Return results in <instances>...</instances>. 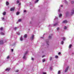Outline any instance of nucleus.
Returning a JSON list of instances; mask_svg holds the SVG:
<instances>
[{
  "instance_id": "nucleus-1",
  "label": "nucleus",
  "mask_w": 74,
  "mask_h": 74,
  "mask_svg": "<svg viewBox=\"0 0 74 74\" xmlns=\"http://www.w3.org/2000/svg\"><path fill=\"white\" fill-rule=\"evenodd\" d=\"M27 53V51H26V52L25 53L23 57V59H26V54Z\"/></svg>"
},
{
  "instance_id": "nucleus-2",
  "label": "nucleus",
  "mask_w": 74,
  "mask_h": 74,
  "mask_svg": "<svg viewBox=\"0 0 74 74\" xmlns=\"http://www.w3.org/2000/svg\"><path fill=\"white\" fill-rule=\"evenodd\" d=\"M68 22L67 20H64L62 21V23H67Z\"/></svg>"
},
{
  "instance_id": "nucleus-3",
  "label": "nucleus",
  "mask_w": 74,
  "mask_h": 74,
  "mask_svg": "<svg viewBox=\"0 0 74 74\" xmlns=\"http://www.w3.org/2000/svg\"><path fill=\"white\" fill-rule=\"evenodd\" d=\"M69 70V66H67L65 70V73H66L67 71Z\"/></svg>"
},
{
  "instance_id": "nucleus-4",
  "label": "nucleus",
  "mask_w": 74,
  "mask_h": 74,
  "mask_svg": "<svg viewBox=\"0 0 74 74\" xmlns=\"http://www.w3.org/2000/svg\"><path fill=\"white\" fill-rule=\"evenodd\" d=\"M14 10H15V8L14 7L11 8L10 9V11H14Z\"/></svg>"
},
{
  "instance_id": "nucleus-5",
  "label": "nucleus",
  "mask_w": 74,
  "mask_h": 74,
  "mask_svg": "<svg viewBox=\"0 0 74 74\" xmlns=\"http://www.w3.org/2000/svg\"><path fill=\"white\" fill-rule=\"evenodd\" d=\"M71 13H72V14H74V9H72Z\"/></svg>"
},
{
  "instance_id": "nucleus-6",
  "label": "nucleus",
  "mask_w": 74,
  "mask_h": 74,
  "mask_svg": "<svg viewBox=\"0 0 74 74\" xmlns=\"http://www.w3.org/2000/svg\"><path fill=\"white\" fill-rule=\"evenodd\" d=\"M3 44V40H1L0 41V44Z\"/></svg>"
},
{
  "instance_id": "nucleus-7",
  "label": "nucleus",
  "mask_w": 74,
  "mask_h": 74,
  "mask_svg": "<svg viewBox=\"0 0 74 74\" xmlns=\"http://www.w3.org/2000/svg\"><path fill=\"white\" fill-rule=\"evenodd\" d=\"M31 40H33V38H34V35H33L32 36V37L30 38Z\"/></svg>"
},
{
  "instance_id": "nucleus-8",
  "label": "nucleus",
  "mask_w": 74,
  "mask_h": 74,
  "mask_svg": "<svg viewBox=\"0 0 74 74\" xmlns=\"http://www.w3.org/2000/svg\"><path fill=\"white\" fill-rule=\"evenodd\" d=\"M52 34L51 35V36H49V39H51V38H52Z\"/></svg>"
},
{
  "instance_id": "nucleus-9",
  "label": "nucleus",
  "mask_w": 74,
  "mask_h": 74,
  "mask_svg": "<svg viewBox=\"0 0 74 74\" xmlns=\"http://www.w3.org/2000/svg\"><path fill=\"white\" fill-rule=\"evenodd\" d=\"M6 5H9V3L8 1H6Z\"/></svg>"
},
{
  "instance_id": "nucleus-10",
  "label": "nucleus",
  "mask_w": 74,
  "mask_h": 74,
  "mask_svg": "<svg viewBox=\"0 0 74 74\" xmlns=\"http://www.w3.org/2000/svg\"><path fill=\"white\" fill-rule=\"evenodd\" d=\"M10 69L7 68L5 69L6 71H10Z\"/></svg>"
},
{
  "instance_id": "nucleus-11",
  "label": "nucleus",
  "mask_w": 74,
  "mask_h": 74,
  "mask_svg": "<svg viewBox=\"0 0 74 74\" xmlns=\"http://www.w3.org/2000/svg\"><path fill=\"white\" fill-rule=\"evenodd\" d=\"M71 46H72V45L71 44L70 45L69 47V48H71Z\"/></svg>"
},
{
  "instance_id": "nucleus-12",
  "label": "nucleus",
  "mask_w": 74,
  "mask_h": 74,
  "mask_svg": "<svg viewBox=\"0 0 74 74\" xmlns=\"http://www.w3.org/2000/svg\"><path fill=\"white\" fill-rule=\"evenodd\" d=\"M20 40H21V41H22L23 40V38H22V37H21L20 38Z\"/></svg>"
},
{
  "instance_id": "nucleus-13",
  "label": "nucleus",
  "mask_w": 74,
  "mask_h": 74,
  "mask_svg": "<svg viewBox=\"0 0 74 74\" xmlns=\"http://www.w3.org/2000/svg\"><path fill=\"white\" fill-rule=\"evenodd\" d=\"M24 37L25 38H26L27 37V35L26 34H25L24 36Z\"/></svg>"
},
{
  "instance_id": "nucleus-14",
  "label": "nucleus",
  "mask_w": 74,
  "mask_h": 74,
  "mask_svg": "<svg viewBox=\"0 0 74 74\" xmlns=\"http://www.w3.org/2000/svg\"><path fill=\"white\" fill-rule=\"evenodd\" d=\"M1 35H4V34L3 32H1Z\"/></svg>"
},
{
  "instance_id": "nucleus-15",
  "label": "nucleus",
  "mask_w": 74,
  "mask_h": 74,
  "mask_svg": "<svg viewBox=\"0 0 74 74\" xmlns=\"http://www.w3.org/2000/svg\"><path fill=\"white\" fill-rule=\"evenodd\" d=\"M5 14H6V13L5 12H4L3 13V15H5Z\"/></svg>"
},
{
  "instance_id": "nucleus-16",
  "label": "nucleus",
  "mask_w": 74,
  "mask_h": 74,
  "mask_svg": "<svg viewBox=\"0 0 74 74\" xmlns=\"http://www.w3.org/2000/svg\"><path fill=\"white\" fill-rule=\"evenodd\" d=\"M39 0H36L35 2V3H37L38 1Z\"/></svg>"
},
{
  "instance_id": "nucleus-17",
  "label": "nucleus",
  "mask_w": 74,
  "mask_h": 74,
  "mask_svg": "<svg viewBox=\"0 0 74 74\" xmlns=\"http://www.w3.org/2000/svg\"><path fill=\"white\" fill-rule=\"evenodd\" d=\"M48 42H49V41H46V43H47V45H49V44H48Z\"/></svg>"
},
{
  "instance_id": "nucleus-18",
  "label": "nucleus",
  "mask_w": 74,
  "mask_h": 74,
  "mask_svg": "<svg viewBox=\"0 0 74 74\" xmlns=\"http://www.w3.org/2000/svg\"><path fill=\"white\" fill-rule=\"evenodd\" d=\"M58 74H60V71H59L58 72Z\"/></svg>"
},
{
  "instance_id": "nucleus-19",
  "label": "nucleus",
  "mask_w": 74,
  "mask_h": 74,
  "mask_svg": "<svg viewBox=\"0 0 74 74\" xmlns=\"http://www.w3.org/2000/svg\"><path fill=\"white\" fill-rule=\"evenodd\" d=\"M0 29L1 30H3V27H1L0 28Z\"/></svg>"
},
{
  "instance_id": "nucleus-20",
  "label": "nucleus",
  "mask_w": 74,
  "mask_h": 74,
  "mask_svg": "<svg viewBox=\"0 0 74 74\" xmlns=\"http://www.w3.org/2000/svg\"><path fill=\"white\" fill-rule=\"evenodd\" d=\"M62 16V14H60L59 17H61Z\"/></svg>"
},
{
  "instance_id": "nucleus-21",
  "label": "nucleus",
  "mask_w": 74,
  "mask_h": 74,
  "mask_svg": "<svg viewBox=\"0 0 74 74\" xmlns=\"http://www.w3.org/2000/svg\"><path fill=\"white\" fill-rule=\"evenodd\" d=\"M42 62H44L45 61V59H43L42 60Z\"/></svg>"
},
{
  "instance_id": "nucleus-22",
  "label": "nucleus",
  "mask_w": 74,
  "mask_h": 74,
  "mask_svg": "<svg viewBox=\"0 0 74 74\" xmlns=\"http://www.w3.org/2000/svg\"><path fill=\"white\" fill-rule=\"evenodd\" d=\"M22 21L21 19H19V20L18 21V22H21Z\"/></svg>"
},
{
  "instance_id": "nucleus-23",
  "label": "nucleus",
  "mask_w": 74,
  "mask_h": 74,
  "mask_svg": "<svg viewBox=\"0 0 74 74\" xmlns=\"http://www.w3.org/2000/svg\"><path fill=\"white\" fill-rule=\"evenodd\" d=\"M62 40H63L64 41V40H65V38H64V37H63V38H62Z\"/></svg>"
},
{
  "instance_id": "nucleus-24",
  "label": "nucleus",
  "mask_w": 74,
  "mask_h": 74,
  "mask_svg": "<svg viewBox=\"0 0 74 74\" xmlns=\"http://www.w3.org/2000/svg\"><path fill=\"white\" fill-rule=\"evenodd\" d=\"M55 58H58V56H56Z\"/></svg>"
},
{
  "instance_id": "nucleus-25",
  "label": "nucleus",
  "mask_w": 74,
  "mask_h": 74,
  "mask_svg": "<svg viewBox=\"0 0 74 74\" xmlns=\"http://www.w3.org/2000/svg\"><path fill=\"white\" fill-rule=\"evenodd\" d=\"M19 14V12H17L16 13V15H18Z\"/></svg>"
},
{
  "instance_id": "nucleus-26",
  "label": "nucleus",
  "mask_w": 74,
  "mask_h": 74,
  "mask_svg": "<svg viewBox=\"0 0 74 74\" xmlns=\"http://www.w3.org/2000/svg\"><path fill=\"white\" fill-rule=\"evenodd\" d=\"M52 58L51 57H50V60H52Z\"/></svg>"
},
{
  "instance_id": "nucleus-27",
  "label": "nucleus",
  "mask_w": 74,
  "mask_h": 74,
  "mask_svg": "<svg viewBox=\"0 0 74 74\" xmlns=\"http://www.w3.org/2000/svg\"><path fill=\"white\" fill-rule=\"evenodd\" d=\"M64 29H66L67 27L66 26H65L64 28Z\"/></svg>"
},
{
  "instance_id": "nucleus-28",
  "label": "nucleus",
  "mask_w": 74,
  "mask_h": 74,
  "mask_svg": "<svg viewBox=\"0 0 74 74\" xmlns=\"http://www.w3.org/2000/svg\"><path fill=\"white\" fill-rule=\"evenodd\" d=\"M17 3H19V1L18 0H17Z\"/></svg>"
},
{
  "instance_id": "nucleus-29",
  "label": "nucleus",
  "mask_w": 74,
  "mask_h": 74,
  "mask_svg": "<svg viewBox=\"0 0 74 74\" xmlns=\"http://www.w3.org/2000/svg\"><path fill=\"white\" fill-rule=\"evenodd\" d=\"M58 25V23H56V24H54V26H56V25Z\"/></svg>"
},
{
  "instance_id": "nucleus-30",
  "label": "nucleus",
  "mask_w": 74,
  "mask_h": 74,
  "mask_svg": "<svg viewBox=\"0 0 74 74\" xmlns=\"http://www.w3.org/2000/svg\"><path fill=\"white\" fill-rule=\"evenodd\" d=\"M64 43V42H63V41H62L61 42L62 44V45Z\"/></svg>"
},
{
  "instance_id": "nucleus-31",
  "label": "nucleus",
  "mask_w": 74,
  "mask_h": 74,
  "mask_svg": "<svg viewBox=\"0 0 74 74\" xmlns=\"http://www.w3.org/2000/svg\"><path fill=\"white\" fill-rule=\"evenodd\" d=\"M9 58H10V56H8L7 58V59H9Z\"/></svg>"
},
{
  "instance_id": "nucleus-32",
  "label": "nucleus",
  "mask_w": 74,
  "mask_h": 74,
  "mask_svg": "<svg viewBox=\"0 0 74 74\" xmlns=\"http://www.w3.org/2000/svg\"><path fill=\"white\" fill-rule=\"evenodd\" d=\"M59 29V27H58L57 28V30H58Z\"/></svg>"
},
{
  "instance_id": "nucleus-33",
  "label": "nucleus",
  "mask_w": 74,
  "mask_h": 74,
  "mask_svg": "<svg viewBox=\"0 0 74 74\" xmlns=\"http://www.w3.org/2000/svg\"><path fill=\"white\" fill-rule=\"evenodd\" d=\"M13 51H14V49H11V51H12V52H13Z\"/></svg>"
},
{
  "instance_id": "nucleus-34",
  "label": "nucleus",
  "mask_w": 74,
  "mask_h": 74,
  "mask_svg": "<svg viewBox=\"0 0 74 74\" xmlns=\"http://www.w3.org/2000/svg\"><path fill=\"white\" fill-rule=\"evenodd\" d=\"M71 4H73L74 3V1H72L71 2Z\"/></svg>"
},
{
  "instance_id": "nucleus-35",
  "label": "nucleus",
  "mask_w": 74,
  "mask_h": 74,
  "mask_svg": "<svg viewBox=\"0 0 74 74\" xmlns=\"http://www.w3.org/2000/svg\"><path fill=\"white\" fill-rule=\"evenodd\" d=\"M2 21H3V20H4V18H2Z\"/></svg>"
},
{
  "instance_id": "nucleus-36",
  "label": "nucleus",
  "mask_w": 74,
  "mask_h": 74,
  "mask_svg": "<svg viewBox=\"0 0 74 74\" xmlns=\"http://www.w3.org/2000/svg\"><path fill=\"white\" fill-rule=\"evenodd\" d=\"M61 54V53H60V52H59L58 53V55H60Z\"/></svg>"
},
{
  "instance_id": "nucleus-37",
  "label": "nucleus",
  "mask_w": 74,
  "mask_h": 74,
  "mask_svg": "<svg viewBox=\"0 0 74 74\" xmlns=\"http://www.w3.org/2000/svg\"><path fill=\"white\" fill-rule=\"evenodd\" d=\"M14 29H15V30H16V29H17V28H16V27H15V28H14Z\"/></svg>"
},
{
  "instance_id": "nucleus-38",
  "label": "nucleus",
  "mask_w": 74,
  "mask_h": 74,
  "mask_svg": "<svg viewBox=\"0 0 74 74\" xmlns=\"http://www.w3.org/2000/svg\"><path fill=\"white\" fill-rule=\"evenodd\" d=\"M18 71H19V70H17L16 71H15V72H18Z\"/></svg>"
},
{
  "instance_id": "nucleus-39",
  "label": "nucleus",
  "mask_w": 74,
  "mask_h": 74,
  "mask_svg": "<svg viewBox=\"0 0 74 74\" xmlns=\"http://www.w3.org/2000/svg\"><path fill=\"white\" fill-rule=\"evenodd\" d=\"M43 74H47V73L45 72V73H43Z\"/></svg>"
},
{
  "instance_id": "nucleus-40",
  "label": "nucleus",
  "mask_w": 74,
  "mask_h": 74,
  "mask_svg": "<svg viewBox=\"0 0 74 74\" xmlns=\"http://www.w3.org/2000/svg\"><path fill=\"white\" fill-rule=\"evenodd\" d=\"M32 60H34V59H33V58H32Z\"/></svg>"
},
{
  "instance_id": "nucleus-41",
  "label": "nucleus",
  "mask_w": 74,
  "mask_h": 74,
  "mask_svg": "<svg viewBox=\"0 0 74 74\" xmlns=\"http://www.w3.org/2000/svg\"><path fill=\"white\" fill-rule=\"evenodd\" d=\"M24 12H26V10H24Z\"/></svg>"
},
{
  "instance_id": "nucleus-42",
  "label": "nucleus",
  "mask_w": 74,
  "mask_h": 74,
  "mask_svg": "<svg viewBox=\"0 0 74 74\" xmlns=\"http://www.w3.org/2000/svg\"><path fill=\"white\" fill-rule=\"evenodd\" d=\"M60 9H59V10H58V12H60Z\"/></svg>"
},
{
  "instance_id": "nucleus-43",
  "label": "nucleus",
  "mask_w": 74,
  "mask_h": 74,
  "mask_svg": "<svg viewBox=\"0 0 74 74\" xmlns=\"http://www.w3.org/2000/svg\"><path fill=\"white\" fill-rule=\"evenodd\" d=\"M44 56H42V58H44Z\"/></svg>"
},
{
  "instance_id": "nucleus-44",
  "label": "nucleus",
  "mask_w": 74,
  "mask_h": 74,
  "mask_svg": "<svg viewBox=\"0 0 74 74\" xmlns=\"http://www.w3.org/2000/svg\"><path fill=\"white\" fill-rule=\"evenodd\" d=\"M19 5H21V3H19Z\"/></svg>"
},
{
  "instance_id": "nucleus-45",
  "label": "nucleus",
  "mask_w": 74,
  "mask_h": 74,
  "mask_svg": "<svg viewBox=\"0 0 74 74\" xmlns=\"http://www.w3.org/2000/svg\"><path fill=\"white\" fill-rule=\"evenodd\" d=\"M61 7H63V5H61Z\"/></svg>"
},
{
  "instance_id": "nucleus-46",
  "label": "nucleus",
  "mask_w": 74,
  "mask_h": 74,
  "mask_svg": "<svg viewBox=\"0 0 74 74\" xmlns=\"http://www.w3.org/2000/svg\"><path fill=\"white\" fill-rule=\"evenodd\" d=\"M19 34H18L19 35Z\"/></svg>"
}]
</instances>
